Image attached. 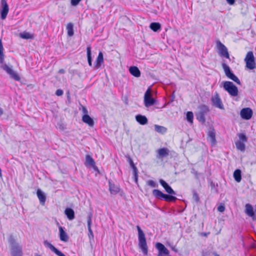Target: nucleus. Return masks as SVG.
<instances>
[{
	"instance_id": "obj_39",
	"label": "nucleus",
	"mask_w": 256,
	"mask_h": 256,
	"mask_svg": "<svg viewBox=\"0 0 256 256\" xmlns=\"http://www.w3.org/2000/svg\"><path fill=\"white\" fill-rule=\"evenodd\" d=\"M198 119L202 122H205V118H204V114L202 112H200L198 114Z\"/></svg>"
},
{
	"instance_id": "obj_13",
	"label": "nucleus",
	"mask_w": 256,
	"mask_h": 256,
	"mask_svg": "<svg viewBox=\"0 0 256 256\" xmlns=\"http://www.w3.org/2000/svg\"><path fill=\"white\" fill-rule=\"evenodd\" d=\"M212 104L221 110L224 109L223 104L218 94H216L214 97L212 98Z\"/></svg>"
},
{
	"instance_id": "obj_7",
	"label": "nucleus",
	"mask_w": 256,
	"mask_h": 256,
	"mask_svg": "<svg viewBox=\"0 0 256 256\" xmlns=\"http://www.w3.org/2000/svg\"><path fill=\"white\" fill-rule=\"evenodd\" d=\"M222 68L224 70L226 76L234 80L238 84H240V80L230 70V67L226 64L224 63L222 64Z\"/></svg>"
},
{
	"instance_id": "obj_15",
	"label": "nucleus",
	"mask_w": 256,
	"mask_h": 256,
	"mask_svg": "<svg viewBox=\"0 0 256 256\" xmlns=\"http://www.w3.org/2000/svg\"><path fill=\"white\" fill-rule=\"evenodd\" d=\"M160 184L165 189L166 192L170 194L176 195L175 192L172 189V188L163 180L160 179Z\"/></svg>"
},
{
	"instance_id": "obj_8",
	"label": "nucleus",
	"mask_w": 256,
	"mask_h": 256,
	"mask_svg": "<svg viewBox=\"0 0 256 256\" xmlns=\"http://www.w3.org/2000/svg\"><path fill=\"white\" fill-rule=\"evenodd\" d=\"M10 242L11 247V254L12 256H21L22 248L12 240H11Z\"/></svg>"
},
{
	"instance_id": "obj_6",
	"label": "nucleus",
	"mask_w": 256,
	"mask_h": 256,
	"mask_svg": "<svg viewBox=\"0 0 256 256\" xmlns=\"http://www.w3.org/2000/svg\"><path fill=\"white\" fill-rule=\"evenodd\" d=\"M216 45L219 55L226 58H230V55L226 46L220 40L216 42Z\"/></svg>"
},
{
	"instance_id": "obj_53",
	"label": "nucleus",
	"mask_w": 256,
	"mask_h": 256,
	"mask_svg": "<svg viewBox=\"0 0 256 256\" xmlns=\"http://www.w3.org/2000/svg\"><path fill=\"white\" fill-rule=\"evenodd\" d=\"M202 256H207V254H204V252H203V254H202Z\"/></svg>"
},
{
	"instance_id": "obj_41",
	"label": "nucleus",
	"mask_w": 256,
	"mask_h": 256,
	"mask_svg": "<svg viewBox=\"0 0 256 256\" xmlns=\"http://www.w3.org/2000/svg\"><path fill=\"white\" fill-rule=\"evenodd\" d=\"M88 238L90 240L92 239L93 240L94 239V234H93V232L92 230V228H91V226L90 227L88 226Z\"/></svg>"
},
{
	"instance_id": "obj_5",
	"label": "nucleus",
	"mask_w": 256,
	"mask_h": 256,
	"mask_svg": "<svg viewBox=\"0 0 256 256\" xmlns=\"http://www.w3.org/2000/svg\"><path fill=\"white\" fill-rule=\"evenodd\" d=\"M156 102V100L152 97V90L148 88L144 96V106L148 108L154 105Z\"/></svg>"
},
{
	"instance_id": "obj_21",
	"label": "nucleus",
	"mask_w": 256,
	"mask_h": 256,
	"mask_svg": "<svg viewBox=\"0 0 256 256\" xmlns=\"http://www.w3.org/2000/svg\"><path fill=\"white\" fill-rule=\"evenodd\" d=\"M37 196L40 202V203L44 205L46 200V196L44 192H43L40 190L38 189L36 192Z\"/></svg>"
},
{
	"instance_id": "obj_31",
	"label": "nucleus",
	"mask_w": 256,
	"mask_h": 256,
	"mask_svg": "<svg viewBox=\"0 0 256 256\" xmlns=\"http://www.w3.org/2000/svg\"><path fill=\"white\" fill-rule=\"evenodd\" d=\"M154 129L156 132L162 134L166 133L167 131L166 128L157 124L154 125Z\"/></svg>"
},
{
	"instance_id": "obj_42",
	"label": "nucleus",
	"mask_w": 256,
	"mask_h": 256,
	"mask_svg": "<svg viewBox=\"0 0 256 256\" xmlns=\"http://www.w3.org/2000/svg\"><path fill=\"white\" fill-rule=\"evenodd\" d=\"M88 227L91 226L92 222V214H90L88 216Z\"/></svg>"
},
{
	"instance_id": "obj_29",
	"label": "nucleus",
	"mask_w": 256,
	"mask_h": 256,
	"mask_svg": "<svg viewBox=\"0 0 256 256\" xmlns=\"http://www.w3.org/2000/svg\"><path fill=\"white\" fill-rule=\"evenodd\" d=\"M246 212L250 216H254V212L252 206L250 204L246 205Z\"/></svg>"
},
{
	"instance_id": "obj_50",
	"label": "nucleus",
	"mask_w": 256,
	"mask_h": 256,
	"mask_svg": "<svg viewBox=\"0 0 256 256\" xmlns=\"http://www.w3.org/2000/svg\"><path fill=\"white\" fill-rule=\"evenodd\" d=\"M4 114V110L2 108L0 107V116H2Z\"/></svg>"
},
{
	"instance_id": "obj_20",
	"label": "nucleus",
	"mask_w": 256,
	"mask_h": 256,
	"mask_svg": "<svg viewBox=\"0 0 256 256\" xmlns=\"http://www.w3.org/2000/svg\"><path fill=\"white\" fill-rule=\"evenodd\" d=\"M208 140L212 145L214 146L216 144V133L214 130L209 131L208 133Z\"/></svg>"
},
{
	"instance_id": "obj_33",
	"label": "nucleus",
	"mask_w": 256,
	"mask_h": 256,
	"mask_svg": "<svg viewBox=\"0 0 256 256\" xmlns=\"http://www.w3.org/2000/svg\"><path fill=\"white\" fill-rule=\"evenodd\" d=\"M4 48L2 40H0V64H2L4 60Z\"/></svg>"
},
{
	"instance_id": "obj_14",
	"label": "nucleus",
	"mask_w": 256,
	"mask_h": 256,
	"mask_svg": "<svg viewBox=\"0 0 256 256\" xmlns=\"http://www.w3.org/2000/svg\"><path fill=\"white\" fill-rule=\"evenodd\" d=\"M44 244L46 247L50 248L52 252H54L58 256H66L64 254H62L60 251L56 248L52 244L48 241H44Z\"/></svg>"
},
{
	"instance_id": "obj_45",
	"label": "nucleus",
	"mask_w": 256,
	"mask_h": 256,
	"mask_svg": "<svg viewBox=\"0 0 256 256\" xmlns=\"http://www.w3.org/2000/svg\"><path fill=\"white\" fill-rule=\"evenodd\" d=\"M224 210H225V208L224 206H220L218 208V210L220 212H223L224 211Z\"/></svg>"
},
{
	"instance_id": "obj_1",
	"label": "nucleus",
	"mask_w": 256,
	"mask_h": 256,
	"mask_svg": "<svg viewBox=\"0 0 256 256\" xmlns=\"http://www.w3.org/2000/svg\"><path fill=\"white\" fill-rule=\"evenodd\" d=\"M136 228L138 232V246L142 250L143 254L144 255H147L148 252V248L146 244L145 234L140 226H137Z\"/></svg>"
},
{
	"instance_id": "obj_17",
	"label": "nucleus",
	"mask_w": 256,
	"mask_h": 256,
	"mask_svg": "<svg viewBox=\"0 0 256 256\" xmlns=\"http://www.w3.org/2000/svg\"><path fill=\"white\" fill-rule=\"evenodd\" d=\"M158 156L157 157L158 158H162L164 157H166L169 154V150L168 148H160L158 150Z\"/></svg>"
},
{
	"instance_id": "obj_43",
	"label": "nucleus",
	"mask_w": 256,
	"mask_h": 256,
	"mask_svg": "<svg viewBox=\"0 0 256 256\" xmlns=\"http://www.w3.org/2000/svg\"><path fill=\"white\" fill-rule=\"evenodd\" d=\"M82 0H71L70 4L72 6H77Z\"/></svg>"
},
{
	"instance_id": "obj_37",
	"label": "nucleus",
	"mask_w": 256,
	"mask_h": 256,
	"mask_svg": "<svg viewBox=\"0 0 256 256\" xmlns=\"http://www.w3.org/2000/svg\"><path fill=\"white\" fill-rule=\"evenodd\" d=\"M193 118H194L193 113L192 112H188L186 114L187 120L190 123H192Z\"/></svg>"
},
{
	"instance_id": "obj_30",
	"label": "nucleus",
	"mask_w": 256,
	"mask_h": 256,
	"mask_svg": "<svg viewBox=\"0 0 256 256\" xmlns=\"http://www.w3.org/2000/svg\"><path fill=\"white\" fill-rule=\"evenodd\" d=\"M20 36L26 40L33 39L34 38V35L28 32H23L20 34Z\"/></svg>"
},
{
	"instance_id": "obj_54",
	"label": "nucleus",
	"mask_w": 256,
	"mask_h": 256,
	"mask_svg": "<svg viewBox=\"0 0 256 256\" xmlns=\"http://www.w3.org/2000/svg\"><path fill=\"white\" fill-rule=\"evenodd\" d=\"M35 256H40V255H39L38 254H35Z\"/></svg>"
},
{
	"instance_id": "obj_4",
	"label": "nucleus",
	"mask_w": 256,
	"mask_h": 256,
	"mask_svg": "<svg viewBox=\"0 0 256 256\" xmlns=\"http://www.w3.org/2000/svg\"><path fill=\"white\" fill-rule=\"evenodd\" d=\"M153 195L158 199H164L166 202H175L177 198L172 195H168L163 194L158 190H152Z\"/></svg>"
},
{
	"instance_id": "obj_25",
	"label": "nucleus",
	"mask_w": 256,
	"mask_h": 256,
	"mask_svg": "<svg viewBox=\"0 0 256 256\" xmlns=\"http://www.w3.org/2000/svg\"><path fill=\"white\" fill-rule=\"evenodd\" d=\"M110 191L111 194H116L120 192V188L109 181Z\"/></svg>"
},
{
	"instance_id": "obj_9",
	"label": "nucleus",
	"mask_w": 256,
	"mask_h": 256,
	"mask_svg": "<svg viewBox=\"0 0 256 256\" xmlns=\"http://www.w3.org/2000/svg\"><path fill=\"white\" fill-rule=\"evenodd\" d=\"M9 11L8 6L6 0H1V6L0 9V18L2 20L6 18Z\"/></svg>"
},
{
	"instance_id": "obj_46",
	"label": "nucleus",
	"mask_w": 256,
	"mask_h": 256,
	"mask_svg": "<svg viewBox=\"0 0 256 256\" xmlns=\"http://www.w3.org/2000/svg\"><path fill=\"white\" fill-rule=\"evenodd\" d=\"M82 110L83 114H84V115L88 114V111L86 107L82 106Z\"/></svg>"
},
{
	"instance_id": "obj_24",
	"label": "nucleus",
	"mask_w": 256,
	"mask_h": 256,
	"mask_svg": "<svg viewBox=\"0 0 256 256\" xmlns=\"http://www.w3.org/2000/svg\"><path fill=\"white\" fill-rule=\"evenodd\" d=\"M130 72L134 76L138 78L140 76V72L136 66H131L129 68Z\"/></svg>"
},
{
	"instance_id": "obj_40",
	"label": "nucleus",
	"mask_w": 256,
	"mask_h": 256,
	"mask_svg": "<svg viewBox=\"0 0 256 256\" xmlns=\"http://www.w3.org/2000/svg\"><path fill=\"white\" fill-rule=\"evenodd\" d=\"M148 186L152 188L158 187V184L152 180H148L147 182Z\"/></svg>"
},
{
	"instance_id": "obj_22",
	"label": "nucleus",
	"mask_w": 256,
	"mask_h": 256,
	"mask_svg": "<svg viewBox=\"0 0 256 256\" xmlns=\"http://www.w3.org/2000/svg\"><path fill=\"white\" fill-rule=\"evenodd\" d=\"M136 120L140 124L144 125L148 124V120L146 116L138 114L136 116Z\"/></svg>"
},
{
	"instance_id": "obj_3",
	"label": "nucleus",
	"mask_w": 256,
	"mask_h": 256,
	"mask_svg": "<svg viewBox=\"0 0 256 256\" xmlns=\"http://www.w3.org/2000/svg\"><path fill=\"white\" fill-rule=\"evenodd\" d=\"M246 64V67L249 70H254L256 68V63L252 52H248L244 60Z\"/></svg>"
},
{
	"instance_id": "obj_32",
	"label": "nucleus",
	"mask_w": 256,
	"mask_h": 256,
	"mask_svg": "<svg viewBox=\"0 0 256 256\" xmlns=\"http://www.w3.org/2000/svg\"><path fill=\"white\" fill-rule=\"evenodd\" d=\"M150 28L154 32H157L161 28L160 24L158 22H152L150 26Z\"/></svg>"
},
{
	"instance_id": "obj_12",
	"label": "nucleus",
	"mask_w": 256,
	"mask_h": 256,
	"mask_svg": "<svg viewBox=\"0 0 256 256\" xmlns=\"http://www.w3.org/2000/svg\"><path fill=\"white\" fill-rule=\"evenodd\" d=\"M252 110L249 108H244L240 110V115L242 119L248 120L252 116Z\"/></svg>"
},
{
	"instance_id": "obj_10",
	"label": "nucleus",
	"mask_w": 256,
	"mask_h": 256,
	"mask_svg": "<svg viewBox=\"0 0 256 256\" xmlns=\"http://www.w3.org/2000/svg\"><path fill=\"white\" fill-rule=\"evenodd\" d=\"M0 68L10 74L11 78H14V80L17 81L20 80V76L14 70H13L12 67H10L6 64H2L1 65Z\"/></svg>"
},
{
	"instance_id": "obj_48",
	"label": "nucleus",
	"mask_w": 256,
	"mask_h": 256,
	"mask_svg": "<svg viewBox=\"0 0 256 256\" xmlns=\"http://www.w3.org/2000/svg\"><path fill=\"white\" fill-rule=\"evenodd\" d=\"M227 2L230 4V5H232L234 4L235 2V0H226Z\"/></svg>"
},
{
	"instance_id": "obj_38",
	"label": "nucleus",
	"mask_w": 256,
	"mask_h": 256,
	"mask_svg": "<svg viewBox=\"0 0 256 256\" xmlns=\"http://www.w3.org/2000/svg\"><path fill=\"white\" fill-rule=\"evenodd\" d=\"M238 138L240 141H242V142H246L247 141V138L246 136L244 134H238Z\"/></svg>"
},
{
	"instance_id": "obj_27",
	"label": "nucleus",
	"mask_w": 256,
	"mask_h": 256,
	"mask_svg": "<svg viewBox=\"0 0 256 256\" xmlns=\"http://www.w3.org/2000/svg\"><path fill=\"white\" fill-rule=\"evenodd\" d=\"M130 163L131 167L132 168L134 173V180L136 182H138V169L136 168V166H134V164L132 160L130 159Z\"/></svg>"
},
{
	"instance_id": "obj_52",
	"label": "nucleus",
	"mask_w": 256,
	"mask_h": 256,
	"mask_svg": "<svg viewBox=\"0 0 256 256\" xmlns=\"http://www.w3.org/2000/svg\"><path fill=\"white\" fill-rule=\"evenodd\" d=\"M172 250L175 252H177V250L174 248H172Z\"/></svg>"
},
{
	"instance_id": "obj_11",
	"label": "nucleus",
	"mask_w": 256,
	"mask_h": 256,
	"mask_svg": "<svg viewBox=\"0 0 256 256\" xmlns=\"http://www.w3.org/2000/svg\"><path fill=\"white\" fill-rule=\"evenodd\" d=\"M156 248L158 251V256H164L169 254V250L163 244L157 242L156 244Z\"/></svg>"
},
{
	"instance_id": "obj_28",
	"label": "nucleus",
	"mask_w": 256,
	"mask_h": 256,
	"mask_svg": "<svg viewBox=\"0 0 256 256\" xmlns=\"http://www.w3.org/2000/svg\"><path fill=\"white\" fill-rule=\"evenodd\" d=\"M234 178L236 181L240 182L242 180L241 170L239 169L236 170L234 172Z\"/></svg>"
},
{
	"instance_id": "obj_55",
	"label": "nucleus",
	"mask_w": 256,
	"mask_h": 256,
	"mask_svg": "<svg viewBox=\"0 0 256 256\" xmlns=\"http://www.w3.org/2000/svg\"><path fill=\"white\" fill-rule=\"evenodd\" d=\"M215 256H219V255H218V254H215Z\"/></svg>"
},
{
	"instance_id": "obj_47",
	"label": "nucleus",
	"mask_w": 256,
	"mask_h": 256,
	"mask_svg": "<svg viewBox=\"0 0 256 256\" xmlns=\"http://www.w3.org/2000/svg\"><path fill=\"white\" fill-rule=\"evenodd\" d=\"M192 173L193 174L196 176V178H198L199 174L198 172L196 171L194 169H193L192 170Z\"/></svg>"
},
{
	"instance_id": "obj_16",
	"label": "nucleus",
	"mask_w": 256,
	"mask_h": 256,
	"mask_svg": "<svg viewBox=\"0 0 256 256\" xmlns=\"http://www.w3.org/2000/svg\"><path fill=\"white\" fill-rule=\"evenodd\" d=\"M104 62V56H103V54L102 52H100L98 53V56L94 64V68L95 69H98L100 68L102 65V64H103Z\"/></svg>"
},
{
	"instance_id": "obj_23",
	"label": "nucleus",
	"mask_w": 256,
	"mask_h": 256,
	"mask_svg": "<svg viewBox=\"0 0 256 256\" xmlns=\"http://www.w3.org/2000/svg\"><path fill=\"white\" fill-rule=\"evenodd\" d=\"M64 214L69 220H72L75 218L74 212V210L70 208H66L64 210Z\"/></svg>"
},
{
	"instance_id": "obj_36",
	"label": "nucleus",
	"mask_w": 256,
	"mask_h": 256,
	"mask_svg": "<svg viewBox=\"0 0 256 256\" xmlns=\"http://www.w3.org/2000/svg\"><path fill=\"white\" fill-rule=\"evenodd\" d=\"M66 30L68 31V34L70 36L74 35L73 24L72 23H68L66 26Z\"/></svg>"
},
{
	"instance_id": "obj_44",
	"label": "nucleus",
	"mask_w": 256,
	"mask_h": 256,
	"mask_svg": "<svg viewBox=\"0 0 256 256\" xmlns=\"http://www.w3.org/2000/svg\"><path fill=\"white\" fill-rule=\"evenodd\" d=\"M64 92L62 90L60 89L57 90L56 92V94L58 96H61L63 94Z\"/></svg>"
},
{
	"instance_id": "obj_19",
	"label": "nucleus",
	"mask_w": 256,
	"mask_h": 256,
	"mask_svg": "<svg viewBox=\"0 0 256 256\" xmlns=\"http://www.w3.org/2000/svg\"><path fill=\"white\" fill-rule=\"evenodd\" d=\"M82 120L86 124L90 127H92L94 126V120L88 114L84 115L82 117Z\"/></svg>"
},
{
	"instance_id": "obj_2",
	"label": "nucleus",
	"mask_w": 256,
	"mask_h": 256,
	"mask_svg": "<svg viewBox=\"0 0 256 256\" xmlns=\"http://www.w3.org/2000/svg\"><path fill=\"white\" fill-rule=\"evenodd\" d=\"M223 87L229 94L232 96H236L238 95V88L234 84L229 81L223 82Z\"/></svg>"
},
{
	"instance_id": "obj_18",
	"label": "nucleus",
	"mask_w": 256,
	"mask_h": 256,
	"mask_svg": "<svg viewBox=\"0 0 256 256\" xmlns=\"http://www.w3.org/2000/svg\"><path fill=\"white\" fill-rule=\"evenodd\" d=\"M59 232H60V238L62 241L63 242H67L68 239V236L66 233V232L64 230V228L60 226L58 228Z\"/></svg>"
},
{
	"instance_id": "obj_26",
	"label": "nucleus",
	"mask_w": 256,
	"mask_h": 256,
	"mask_svg": "<svg viewBox=\"0 0 256 256\" xmlns=\"http://www.w3.org/2000/svg\"><path fill=\"white\" fill-rule=\"evenodd\" d=\"M86 165L91 166L92 167L95 166V162L94 159L90 155H86Z\"/></svg>"
},
{
	"instance_id": "obj_35",
	"label": "nucleus",
	"mask_w": 256,
	"mask_h": 256,
	"mask_svg": "<svg viewBox=\"0 0 256 256\" xmlns=\"http://www.w3.org/2000/svg\"><path fill=\"white\" fill-rule=\"evenodd\" d=\"M236 148L241 152H244L246 148L245 144L241 141H238L236 142Z\"/></svg>"
},
{
	"instance_id": "obj_34",
	"label": "nucleus",
	"mask_w": 256,
	"mask_h": 256,
	"mask_svg": "<svg viewBox=\"0 0 256 256\" xmlns=\"http://www.w3.org/2000/svg\"><path fill=\"white\" fill-rule=\"evenodd\" d=\"M88 61L90 66H92V58L91 56V48L88 46L86 48Z\"/></svg>"
},
{
	"instance_id": "obj_51",
	"label": "nucleus",
	"mask_w": 256,
	"mask_h": 256,
	"mask_svg": "<svg viewBox=\"0 0 256 256\" xmlns=\"http://www.w3.org/2000/svg\"><path fill=\"white\" fill-rule=\"evenodd\" d=\"M64 72V70L63 69H61L59 70V73L63 74Z\"/></svg>"
},
{
	"instance_id": "obj_49",
	"label": "nucleus",
	"mask_w": 256,
	"mask_h": 256,
	"mask_svg": "<svg viewBox=\"0 0 256 256\" xmlns=\"http://www.w3.org/2000/svg\"><path fill=\"white\" fill-rule=\"evenodd\" d=\"M210 234V232H202L200 234V235L202 236H207L208 235H209Z\"/></svg>"
}]
</instances>
